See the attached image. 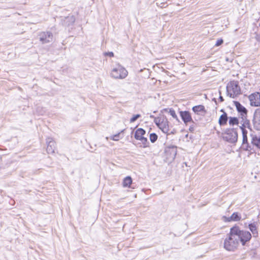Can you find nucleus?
Listing matches in <instances>:
<instances>
[{
  "label": "nucleus",
  "instance_id": "1",
  "mask_svg": "<svg viewBox=\"0 0 260 260\" xmlns=\"http://www.w3.org/2000/svg\"><path fill=\"white\" fill-rule=\"evenodd\" d=\"M251 238V234L247 231L241 230L238 226H234L230 230L228 237L225 239L224 247L229 251L236 249L240 242L243 245L249 241Z\"/></svg>",
  "mask_w": 260,
  "mask_h": 260
},
{
  "label": "nucleus",
  "instance_id": "14",
  "mask_svg": "<svg viewBox=\"0 0 260 260\" xmlns=\"http://www.w3.org/2000/svg\"><path fill=\"white\" fill-rule=\"evenodd\" d=\"M193 111L197 114H200L201 112H205V107L203 105H198L192 108Z\"/></svg>",
  "mask_w": 260,
  "mask_h": 260
},
{
  "label": "nucleus",
  "instance_id": "12",
  "mask_svg": "<svg viewBox=\"0 0 260 260\" xmlns=\"http://www.w3.org/2000/svg\"><path fill=\"white\" fill-rule=\"evenodd\" d=\"M235 105L236 106L237 110L239 112L241 113V115L243 116H244L245 115H246L247 110L244 106H243L238 102H235Z\"/></svg>",
  "mask_w": 260,
  "mask_h": 260
},
{
  "label": "nucleus",
  "instance_id": "2",
  "mask_svg": "<svg viewBox=\"0 0 260 260\" xmlns=\"http://www.w3.org/2000/svg\"><path fill=\"white\" fill-rule=\"evenodd\" d=\"M127 70L119 63L113 66L110 72L111 77L116 79H123L127 76Z\"/></svg>",
  "mask_w": 260,
  "mask_h": 260
},
{
  "label": "nucleus",
  "instance_id": "18",
  "mask_svg": "<svg viewBox=\"0 0 260 260\" xmlns=\"http://www.w3.org/2000/svg\"><path fill=\"white\" fill-rule=\"evenodd\" d=\"M249 229L253 235L257 234V228L254 224H250L249 225Z\"/></svg>",
  "mask_w": 260,
  "mask_h": 260
},
{
  "label": "nucleus",
  "instance_id": "10",
  "mask_svg": "<svg viewBox=\"0 0 260 260\" xmlns=\"http://www.w3.org/2000/svg\"><path fill=\"white\" fill-rule=\"evenodd\" d=\"M253 123L255 128L260 130V109L256 110L255 112Z\"/></svg>",
  "mask_w": 260,
  "mask_h": 260
},
{
  "label": "nucleus",
  "instance_id": "9",
  "mask_svg": "<svg viewBox=\"0 0 260 260\" xmlns=\"http://www.w3.org/2000/svg\"><path fill=\"white\" fill-rule=\"evenodd\" d=\"M241 218V215L239 213L234 212L230 217L223 216L222 220L224 222L238 221L240 220Z\"/></svg>",
  "mask_w": 260,
  "mask_h": 260
},
{
  "label": "nucleus",
  "instance_id": "17",
  "mask_svg": "<svg viewBox=\"0 0 260 260\" xmlns=\"http://www.w3.org/2000/svg\"><path fill=\"white\" fill-rule=\"evenodd\" d=\"M227 121V116L226 114H222L219 119V123L220 125H223L226 123Z\"/></svg>",
  "mask_w": 260,
  "mask_h": 260
},
{
  "label": "nucleus",
  "instance_id": "15",
  "mask_svg": "<svg viewBox=\"0 0 260 260\" xmlns=\"http://www.w3.org/2000/svg\"><path fill=\"white\" fill-rule=\"evenodd\" d=\"M55 143L52 141L50 140L48 142V144L47 147V151L48 153H53L54 151V148L55 147Z\"/></svg>",
  "mask_w": 260,
  "mask_h": 260
},
{
  "label": "nucleus",
  "instance_id": "11",
  "mask_svg": "<svg viewBox=\"0 0 260 260\" xmlns=\"http://www.w3.org/2000/svg\"><path fill=\"white\" fill-rule=\"evenodd\" d=\"M180 116L185 124L191 121L192 118L190 113L187 111H181Z\"/></svg>",
  "mask_w": 260,
  "mask_h": 260
},
{
  "label": "nucleus",
  "instance_id": "7",
  "mask_svg": "<svg viewBox=\"0 0 260 260\" xmlns=\"http://www.w3.org/2000/svg\"><path fill=\"white\" fill-rule=\"evenodd\" d=\"M250 104L252 106H260V93L255 92L249 96Z\"/></svg>",
  "mask_w": 260,
  "mask_h": 260
},
{
  "label": "nucleus",
  "instance_id": "27",
  "mask_svg": "<svg viewBox=\"0 0 260 260\" xmlns=\"http://www.w3.org/2000/svg\"><path fill=\"white\" fill-rule=\"evenodd\" d=\"M1 161H2V159L0 157V168H1Z\"/></svg>",
  "mask_w": 260,
  "mask_h": 260
},
{
  "label": "nucleus",
  "instance_id": "22",
  "mask_svg": "<svg viewBox=\"0 0 260 260\" xmlns=\"http://www.w3.org/2000/svg\"><path fill=\"white\" fill-rule=\"evenodd\" d=\"M169 114L175 119L178 120V117L176 114L175 111L173 109H170L169 111Z\"/></svg>",
  "mask_w": 260,
  "mask_h": 260
},
{
  "label": "nucleus",
  "instance_id": "4",
  "mask_svg": "<svg viewBox=\"0 0 260 260\" xmlns=\"http://www.w3.org/2000/svg\"><path fill=\"white\" fill-rule=\"evenodd\" d=\"M154 122L164 133H169V121L166 117L161 116L156 117L154 119Z\"/></svg>",
  "mask_w": 260,
  "mask_h": 260
},
{
  "label": "nucleus",
  "instance_id": "16",
  "mask_svg": "<svg viewBox=\"0 0 260 260\" xmlns=\"http://www.w3.org/2000/svg\"><path fill=\"white\" fill-rule=\"evenodd\" d=\"M252 143L257 148H260V136L253 137L252 139Z\"/></svg>",
  "mask_w": 260,
  "mask_h": 260
},
{
  "label": "nucleus",
  "instance_id": "26",
  "mask_svg": "<svg viewBox=\"0 0 260 260\" xmlns=\"http://www.w3.org/2000/svg\"><path fill=\"white\" fill-rule=\"evenodd\" d=\"M107 55L110 56V57H113L114 56V54L113 52H108L107 53Z\"/></svg>",
  "mask_w": 260,
  "mask_h": 260
},
{
  "label": "nucleus",
  "instance_id": "3",
  "mask_svg": "<svg viewBox=\"0 0 260 260\" xmlns=\"http://www.w3.org/2000/svg\"><path fill=\"white\" fill-rule=\"evenodd\" d=\"M226 92L228 95L234 98L241 94V88L237 81H231L226 85Z\"/></svg>",
  "mask_w": 260,
  "mask_h": 260
},
{
  "label": "nucleus",
  "instance_id": "13",
  "mask_svg": "<svg viewBox=\"0 0 260 260\" xmlns=\"http://www.w3.org/2000/svg\"><path fill=\"white\" fill-rule=\"evenodd\" d=\"M132 184V179L130 176H127L124 178L122 182V186L123 187H130Z\"/></svg>",
  "mask_w": 260,
  "mask_h": 260
},
{
  "label": "nucleus",
  "instance_id": "24",
  "mask_svg": "<svg viewBox=\"0 0 260 260\" xmlns=\"http://www.w3.org/2000/svg\"><path fill=\"white\" fill-rule=\"evenodd\" d=\"M119 137V134H118L115 135L111 137L110 139L113 141H118Z\"/></svg>",
  "mask_w": 260,
  "mask_h": 260
},
{
  "label": "nucleus",
  "instance_id": "8",
  "mask_svg": "<svg viewBox=\"0 0 260 260\" xmlns=\"http://www.w3.org/2000/svg\"><path fill=\"white\" fill-rule=\"evenodd\" d=\"M40 41L43 43H47L52 40L53 36L50 32H42L39 35Z\"/></svg>",
  "mask_w": 260,
  "mask_h": 260
},
{
  "label": "nucleus",
  "instance_id": "21",
  "mask_svg": "<svg viewBox=\"0 0 260 260\" xmlns=\"http://www.w3.org/2000/svg\"><path fill=\"white\" fill-rule=\"evenodd\" d=\"M149 139L152 143H154L157 140V136L154 133L151 134L150 135Z\"/></svg>",
  "mask_w": 260,
  "mask_h": 260
},
{
  "label": "nucleus",
  "instance_id": "5",
  "mask_svg": "<svg viewBox=\"0 0 260 260\" xmlns=\"http://www.w3.org/2000/svg\"><path fill=\"white\" fill-rule=\"evenodd\" d=\"M224 140L231 143H236L238 139V133L235 129H228L222 134Z\"/></svg>",
  "mask_w": 260,
  "mask_h": 260
},
{
  "label": "nucleus",
  "instance_id": "23",
  "mask_svg": "<svg viewBox=\"0 0 260 260\" xmlns=\"http://www.w3.org/2000/svg\"><path fill=\"white\" fill-rule=\"evenodd\" d=\"M141 117L140 114H137L133 116L132 118H131L129 121L131 123H133L135 122L137 119Z\"/></svg>",
  "mask_w": 260,
  "mask_h": 260
},
{
  "label": "nucleus",
  "instance_id": "19",
  "mask_svg": "<svg viewBox=\"0 0 260 260\" xmlns=\"http://www.w3.org/2000/svg\"><path fill=\"white\" fill-rule=\"evenodd\" d=\"M229 123L230 125H238V120L237 118L231 117L230 119Z\"/></svg>",
  "mask_w": 260,
  "mask_h": 260
},
{
  "label": "nucleus",
  "instance_id": "6",
  "mask_svg": "<svg viewBox=\"0 0 260 260\" xmlns=\"http://www.w3.org/2000/svg\"><path fill=\"white\" fill-rule=\"evenodd\" d=\"M145 134V131L143 129L139 128L136 130L134 137L136 140L141 142L144 148H146L149 147V143L147 139L144 136Z\"/></svg>",
  "mask_w": 260,
  "mask_h": 260
},
{
  "label": "nucleus",
  "instance_id": "20",
  "mask_svg": "<svg viewBox=\"0 0 260 260\" xmlns=\"http://www.w3.org/2000/svg\"><path fill=\"white\" fill-rule=\"evenodd\" d=\"M242 130V134H243V143H246L247 142V132L243 128H241Z\"/></svg>",
  "mask_w": 260,
  "mask_h": 260
},
{
  "label": "nucleus",
  "instance_id": "25",
  "mask_svg": "<svg viewBox=\"0 0 260 260\" xmlns=\"http://www.w3.org/2000/svg\"><path fill=\"white\" fill-rule=\"evenodd\" d=\"M223 43L222 39H218L217 40L216 43L215 44L216 46H219Z\"/></svg>",
  "mask_w": 260,
  "mask_h": 260
}]
</instances>
